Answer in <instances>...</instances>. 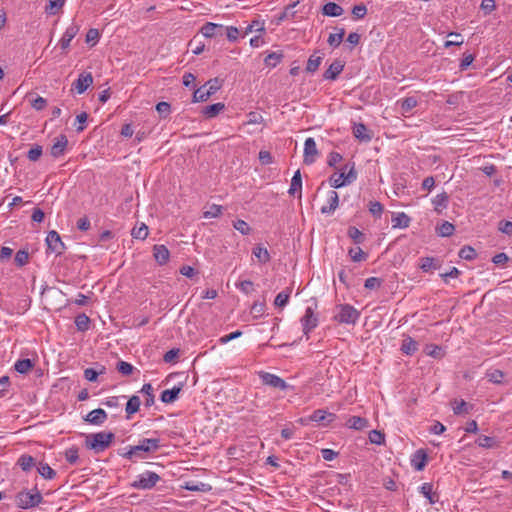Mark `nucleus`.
<instances>
[{"instance_id": "1", "label": "nucleus", "mask_w": 512, "mask_h": 512, "mask_svg": "<svg viewBox=\"0 0 512 512\" xmlns=\"http://www.w3.org/2000/svg\"><path fill=\"white\" fill-rule=\"evenodd\" d=\"M160 448V439L158 438H144L141 439L138 445L130 446L128 451L123 453L122 456L127 459L134 457L143 459L142 453L155 452Z\"/></svg>"}, {"instance_id": "2", "label": "nucleus", "mask_w": 512, "mask_h": 512, "mask_svg": "<svg viewBox=\"0 0 512 512\" xmlns=\"http://www.w3.org/2000/svg\"><path fill=\"white\" fill-rule=\"evenodd\" d=\"M114 438L115 434L112 432L92 433L86 436L85 446L96 453H100L110 447Z\"/></svg>"}, {"instance_id": "3", "label": "nucleus", "mask_w": 512, "mask_h": 512, "mask_svg": "<svg viewBox=\"0 0 512 512\" xmlns=\"http://www.w3.org/2000/svg\"><path fill=\"white\" fill-rule=\"evenodd\" d=\"M336 308L338 312L334 319L341 324L354 325L360 317V312L350 304H340Z\"/></svg>"}, {"instance_id": "4", "label": "nucleus", "mask_w": 512, "mask_h": 512, "mask_svg": "<svg viewBox=\"0 0 512 512\" xmlns=\"http://www.w3.org/2000/svg\"><path fill=\"white\" fill-rule=\"evenodd\" d=\"M41 501L42 495L36 488L30 491L23 490L16 495V504L22 509L35 507Z\"/></svg>"}, {"instance_id": "5", "label": "nucleus", "mask_w": 512, "mask_h": 512, "mask_svg": "<svg viewBox=\"0 0 512 512\" xmlns=\"http://www.w3.org/2000/svg\"><path fill=\"white\" fill-rule=\"evenodd\" d=\"M159 480L160 476L157 473L146 471L140 474L131 486L135 489L148 490L155 487Z\"/></svg>"}, {"instance_id": "6", "label": "nucleus", "mask_w": 512, "mask_h": 512, "mask_svg": "<svg viewBox=\"0 0 512 512\" xmlns=\"http://www.w3.org/2000/svg\"><path fill=\"white\" fill-rule=\"evenodd\" d=\"M258 375L264 385H267V386H270V387H273V388H276V389H279L282 391H285L291 387L289 384H287L285 382V380H283L282 378H280L279 376H277L275 374L265 372V371H260L258 373Z\"/></svg>"}, {"instance_id": "7", "label": "nucleus", "mask_w": 512, "mask_h": 512, "mask_svg": "<svg viewBox=\"0 0 512 512\" xmlns=\"http://www.w3.org/2000/svg\"><path fill=\"white\" fill-rule=\"evenodd\" d=\"M46 244L47 250L55 253L56 255H61L66 249L59 233L55 230L48 232L46 237Z\"/></svg>"}, {"instance_id": "8", "label": "nucleus", "mask_w": 512, "mask_h": 512, "mask_svg": "<svg viewBox=\"0 0 512 512\" xmlns=\"http://www.w3.org/2000/svg\"><path fill=\"white\" fill-rule=\"evenodd\" d=\"M301 324L303 327V333L309 338V333L317 327L318 318L314 313V309L312 307H307L305 310L304 316L301 318Z\"/></svg>"}, {"instance_id": "9", "label": "nucleus", "mask_w": 512, "mask_h": 512, "mask_svg": "<svg viewBox=\"0 0 512 512\" xmlns=\"http://www.w3.org/2000/svg\"><path fill=\"white\" fill-rule=\"evenodd\" d=\"M200 33L206 38L223 37L224 25L213 22H207L201 27Z\"/></svg>"}, {"instance_id": "10", "label": "nucleus", "mask_w": 512, "mask_h": 512, "mask_svg": "<svg viewBox=\"0 0 512 512\" xmlns=\"http://www.w3.org/2000/svg\"><path fill=\"white\" fill-rule=\"evenodd\" d=\"M317 155L318 149L315 140L312 137L307 138L304 143V163L307 165L313 164Z\"/></svg>"}, {"instance_id": "11", "label": "nucleus", "mask_w": 512, "mask_h": 512, "mask_svg": "<svg viewBox=\"0 0 512 512\" xmlns=\"http://www.w3.org/2000/svg\"><path fill=\"white\" fill-rule=\"evenodd\" d=\"M339 205V195L335 190H329L327 193L326 204L321 207V213L331 215Z\"/></svg>"}, {"instance_id": "12", "label": "nucleus", "mask_w": 512, "mask_h": 512, "mask_svg": "<svg viewBox=\"0 0 512 512\" xmlns=\"http://www.w3.org/2000/svg\"><path fill=\"white\" fill-rule=\"evenodd\" d=\"M93 83V76L90 72H83L79 75L78 79L73 83V87L78 94L84 93Z\"/></svg>"}, {"instance_id": "13", "label": "nucleus", "mask_w": 512, "mask_h": 512, "mask_svg": "<svg viewBox=\"0 0 512 512\" xmlns=\"http://www.w3.org/2000/svg\"><path fill=\"white\" fill-rule=\"evenodd\" d=\"M345 66V63L342 60L336 59L334 60L328 69L324 72L323 78L325 80H336L337 77L341 74Z\"/></svg>"}, {"instance_id": "14", "label": "nucleus", "mask_w": 512, "mask_h": 512, "mask_svg": "<svg viewBox=\"0 0 512 512\" xmlns=\"http://www.w3.org/2000/svg\"><path fill=\"white\" fill-rule=\"evenodd\" d=\"M309 419H311L312 422L321 423L324 426H327L336 419V415L322 409H317L309 416Z\"/></svg>"}, {"instance_id": "15", "label": "nucleus", "mask_w": 512, "mask_h": 512, "mask_svg": "<svg viewBox=\"0 0 512 512\" xmlns=\"http://www.w3.org/2000/svg\"><path fill=\"white\" fill-rule=\"evenodd\" d=\"M68 145V139L65 135L61 134L56 139L51 147L50 154L54 158L62 156Z\"/></svg>"}, {"instance_id": "16", "label": "nucleus", "mask_w": 512, "mask_h": 512, "mask_svg": "<svg viewBox=\"0 0 512 512\" xmlns=\"http://www.w3.org/2000/svg\"><path fill=\"white\" fill-rule=\"evenodd\" d=\"M107 419V413L105 410L98 408L90 411L84 418V420L92 425H102Z\"/></svg>"}, {"instance_id": "17", "label": "nucleus", "mask_w": 512, "mask_h": 512, "mask_svg": "<svg viewBox=\"0 0 512 512\" xmlns=\"http://www.w3.org/2000/svg\"><path fill=\"white\" fill-rule=\"evenodd\" d=\"M153 256L159 265H165L170 257V252L165 245L156 244L153 246Z\"/></svg>"}, {"instance_id": "18", "label": "nucleus", "mask_w": 512, "mask_h": 512, "mask_svg": "<svg viewBox=\"0 0 512 512\" xmlns=\"http://www.w3.org/2000/svg\"><path fill=\"white\" fill-rule=\"evenodd\" d=\"M79 27L77 25H70L66 28L62 38L59 41V45L63 50H66L70 46V42L77 35Z\"/></svg>"}, {"instance_id": "19", "label": "nucleus", "mask_w": 512, "mask_h": 512, "mask_svg": "<svg viewBox=\"0 0 512 512\" xmlns=\"http://www.w3.org/2000/svg\"><path fill=\"white\" fill-rule=\"evenodd\" d=\"M353 135L360 141L369 142L372 139V134L363 123L354 124L352 129Z\"/></svg>"}, {"instance_id": "20", "label": "nucleus", "mask_w": 512, "mask_h": 512, "mask_svg": "<svg viewBox=\"0 0 512 512\" xmlns=\"http://www.w3.org/2000/svg\"><path fill=\"white\" fill-rule=\"evenodd\" d=\"M426 462H427V454L425 453V451L423 449L417 450L414 453L413 458L411 460L412 466L417 471L423 470L426 465Z\"/></svg>"}, {"instance_id": "21", "label": "nucleus", "mask_w": 512, "mask_h": 512, "mask_svg": "<svg viewBox=\"0 0 512 512\" xmlns=\"http://www.w3.org/2000/svg\"><path fill=\"white\" fill-rule=\"evenodd\" d=\"M419 489L420 493L428 499L429 504H435L439 500V496L433 492V485L431 483H423Z\"/></svg>"}, {"instance_id": "22", "label": "nucleus", "mask_w": 512, "mask_h": 512, "mask_svg": "<svg viewBox=\"0 0 512 512\" xmlns=\"http://www.w3.org/2000/svg\"><path fill=\"white\" fill-rule=\"evenodd\" d=\"M225 109L224 103L218 102L212 105H208L202 109V114L207 119L216 117L220 112Z\"/></svg>"}, {"instance_id": "23", "label": "nucleus", "mask_w": 512, "mask_h": 512, "mask_svg": "<svg viewBox=\"0 0 512 512\" xmlns=\"http://www.w3.org/2000/svg\"><path fill=\"white\" fill-rule=\"evenodd\" d=\"M181 392L180 386H175L172 389L164 390L161 393L160 399L163 403L170 404L177 400Z\"/></svg>"}, {"instance_id": "24", "label": "nucleus", "mask_w": 512, "mask_h": 512, "mask_svg": "<svg viewBox=\"0 0 512 512\" xmlns=\"http://www.w3.org/2000/svg\"><path fill=\"white\" fill-rule=\"evenodd\" d=\"M347 427L354 430H363L369 426V421L360 416H351L346 423Z\"/></svg>"}, {"instance_id": "25", "label": "nucleus", "mask_w": 512, "mask_h": 512, "mask_svg": "<svg viewBox=\"0 0 512 512\" xmlns=\"http://www.w3.org/2000/svg\"><path fill=\"white\" fill-rule=\"evenodd\" d=\"M343 8L334 2H328L323 6L322 13L329 17H338L343 14Z\"/></svg>"}, {"instance_id": "26", "label": "nucleus", "mask_w": 512, "mask_h": 512, "mask_svg": "<svg viewBox=\"0 0 512 512\" xmlns=\"http://www.w3.org/2000/svg\"><path fill=\"white\" fill-rule=\"evenodd\" d=\"M400 350L406 355H413L418 350V343L410 336L403 339Z\"/></svg>"}, {"instance_id": "27", "label": "nucleus", "mask_w": 512, "mask_h": 512, "mask_svg": "<svg viewBox=\"0 0 512 512\" xmlns=\"http://www.w3.org/2000/svg\"><path fill=\"white\" fill-rule=\"evenodd\" d=\"M448 202H449V196L446 192H442V193L436 195L432 200L434 209L437 212H441L443 209L447 208Z\"/></svg>"}, {"instance_id": "28", "label": "nucleus", "mask_w": 512, "mask_h": 512, "mask_svg": "<svg viewBox=\"0 0 512 512\" xmlns=\"http://www.w3.org/2000/svg\"><path fill=\"white\" fill-rule=\"evenodd\" d=\"M335 30L336 33H331L327 39L328 44L331 47L337 48L343 41L344 35H345V29L336 27Z\"/></svg>"}, {"instance_id": "29", "label": "nucleus", "mask_w": 512, "mask_h": 512, "mask_svg": "<svg viewBox=\"0 0 512 512\" xmlns=\"http://www.w3.org/2000/svg\"><path fill=\"white\" fill-rule=\"evenodd\" d=\"M393 228H407L410 224V218L404 212L397 213L392 217Z\"/></svg>"}, {"instance_id": "30", "label": "nucleus", "mask_w": 512, "mask_h": 512, "mask_svg": "<svg viewBox=\"0 0 512 512\" xmlns=\"http://www.w3.org/2000/svg\"><path fill=\"white\" fill-rule=\"evenodd\" d=\"M420 268L423 272H429L433 269H439L440 263L433 257H423L420 259Z\"/></svg>"}, {"instance_id": "31", "label": "nucleus", "mask_w": 512, "mask_h": 512, "mask_svg": "<svg viewBox=\"0 0 512 512\" xmlns=\"http://www.w3.org/2000/svg\"><path fill=\"white\" fill-rule=\"evenodd\" d=\"M141 400L137 395H133L129 398L125 411L127 413V418L129 419L130 416L136 412H138L140 408Z\"/></svg>"}, {"instance_id": "32", "label": "nucleus", "mask_w": 512, "mask_h": 512, "mask_svg": "<svg viewBox=\"0 0 512 512\" xmlns=\"http://www.w3.org/2000/svg\"><path fill=\"white\" fill-rule=\"evenodd\" d=\"M252 254L258 259L260 263L265 264L270 261V254L268 250L261 245L255 246L252 250Z\"/></svg>"}, {"instance_id": "33", "label": "nucleus", "mask_w": 512, "mask_h": 512, "mask_svg": "<svg viewBox=\"0 0 512 512\" xmlns=\"http://www.w3.org/2000/svg\"><path fill=\"white\" fill-rule=\"evenodd\" d=\"M301 189H302L301 173H300V170H297L291 179V184H290L288 193L290 195H294L296 192L301 193Z\"/></svg>"}, {"instance_id": "34", "label": "nucleus", "mask_w": 512, "mask_h": 512, "mask_svg": "<svg viewBox=\"0 0 512 512\" xmlns=\"http://www.w3.org/2000/svg\"><path fill=\"white\" fill-rule=\"evenodd\" d=\"M34 366V363L30 359H20L17 360L14 364V369L20 374H26L29 372Z\"/></svg>"}, {"instance_id": "35", "label": "nucleus", "mask_w": 512, "mask_h": 512, "mask_svg": "<svg viewBox=\"0 0 512 512\" xmlns=\"http://www.w3.org/2000/svg\"><path fill=\"white\" fill-rule=\"evenodd\" d=\"M283 57L282 52H271L264 58V63L266 66L274 68L281 62Z\"/></svg>"}, {"instance_id": "36", "label": "nucleus", "mask_w": 512, "mask_h": 512, "mask_svg": "<svg viewBox=\"0 0 512 512\" xmlns=\"http://www.w3.org/2000/svg\"><path fill=\"white\" fill-rule=\"evenodd\" d=\"M75 325H76L78 331L85 332L90 327V319L84 313L79 314L75 318Z\"/></svg>"}, {"instance_id": "37", "label": "nucleus", "mask_w": 512, "mask_h": 512, "mask_svg": "<svg viewBox=\"0 0 512 512\" xmlns=\"http://www.w3.org/2000/svg\"><path fill=\"white\" fill-rule=\"evenodd\" d=\"M329 184L332 188L338 189L346 185L344 179V171L340 173H334L329 177Z\"/></svg>"}, {"instance_id": "38", "label": "nucleus", "mask_w": 512, "mask_h": 512, "mask_svg": "<svg viewBox=\"0 0 512 512\" xmlns=\"http://www.w3.org/2000/svg\"><path fill=\"white\" fill-rule=\"evenodd\" d=\"M141 392L146 395L145 406L151 407L155 403V396L153 393V387L150 383H146L142 386Z\"/></svg>"}, {"instance_id": "39", "label": "nucleus", "mask_w": 512, "mask_h": 512, "mask_svg": "<svg viewBox=\"0 0 512 512\" xmlns=\"http://www.w3.org/2000/svg\"><path fill=\"white\" fill-rule=\"evenodd\" d=\"M37 470L45 479L51 480L56 476V472L47 463H39Z\"/></svg>"}, {"instance_id": "40", "label": "nucleus", "mask_w": 512, "mask_h": 512, "mask_svg": "<svg viewBox=\"0 0 512 512\" xmlns=\"http://www.w3.org/2000/svg\"><path fill=\"white\" fill-rule=\"evenodd\" d=\"M211 96L209 90L203 85L196 89L193 94V102H204Z\"/></svg>"}, {"instance_id": "41", "label": "nucleus", "mask_w": 512, "mask_h": 512, "mask_svg": "<svg viewBox=\"0 0 512 512\" xmlns=\"http://www.w3.org/2000/svg\"><path fill=\"white\" fill-rule=\"evenodd\" d=\"M347 234L355 244H361L365 240L364 234L354 226L348 228Z\"/></svg>"}, {"instance_id": "42", "label": "nucleus", "mask_w": 512, "mask_h": 512, "mask_svg": "<svg viewBox=\"0 0 512 512\" xmlns=\"http://www.w3.org/2000/svg\"><path fill=\"white\" fill-rule=\"evenodd\" d=\"M348 254L351 260L354 262L365 261L368 257V255L360 247L350 248Z\"/></svg>"}, {"instance_id": "43", "label": "nucleus", "mask_w": 512, "mask_h": 512, "mask_svg": "<svg viewBox=\"0 0 512 512\" xmlns=\"http://www.w3.org/2000/svg\"><path fill=\"white\" fill-rule=\"evenodd\" d=\"M291 289H287L277 294L274 300V305L276 307H285L290 298Z\"/></svg>"}, {"instance_id": "44", "label": "nucleus", "mask_w": 512, "mask_h": 512, "mask_svg": "<svg viewBox=\"0 0 512 512\" xmlns=\"http://www.w3.org/2000/svg\"><path fill=\"white\" fill-rule=\"evenodd\" d=\"M17 464L23 471H28L35 465V459L30 455H22L18 459Z\"/></svg>"}, {"instance_id": "45", "label": "nucleus", "mask_w": 512, "mask_h": 512, "mask_svg": "<svg viewBox=\"0 0 512 512\" xmlns=\"http://www.w3.org/2000/svg\"><path fill=\"white\" fill-rule=\"evenodd\" d=\"M131 235L135 239L145 240L148 236V227L142 223L139 227H134L131 231Z\"/></svg>"}, {"instance_id": "46", "label": "nucleus", "mask_w": 512, "mask_h": 512, "mask_svg": "<svg viewBox=\"0 0 512 512\" xmlns=\"http://www.w3.org/2000/svg\"><path fill=\"white\" fill-rule=\"evenodd\" d=\"M459 257L464 260H473L476 258L477 253L475 249L471 246H464L459 250Z\"/></svg>"}, {"instance_id": "47", "label": "nucleus", "mask_w": 512, "mask_h": 512, "mask_svg": "<svg viewBox=\"0 0 512 512\" xmlns=\"http://www.w3.org/2000/svg\"><path fill=\"white\" fill-rule=\"evenodd\" d=\"M455 230V227L452 223L448 221H444L439 227H438V234L442 237H448L453 234Z\"/></svg>"}, {"instance_id": "48", "label": "nucleus", "mask_w": 512, "mask_h": 512, "mask_svg": "<svg viewBox=\"0 0 512 512\" xmlns=\"http://www.w3.org/2000/svg\"><path fill=\"white\" fill-rule=\"evenodd\" d=\"M476 444L479 446V447H483V448H492L495 446L496 444V440L495 438L493 437H489V436H485V435H480L477 440H476Z\"/></svg>"}, {"instance_id": "49", "label": "nucleus", "mask_w": 512, "mask_h": 512, "mask_svg": "<svg viewBox=\"0 0 512 512\" xmlns=\"http://www.w3.org/2000/svg\"><path fill=\"white\" fill-rule=\"evenodd\" d=\"M486 377L490 382L494 384H500L504 378V373L501 370L495 369L488 371L486 373Z\"/></svg>"}, {"instance_id": "50", "label": "nucleus", "mask_w": 512, "mask_h": 512, "mask_svg": "<svg viewBox=\"0 0 512 512\" xmlns=\"http://www.w3.org/2000/svg\"><path fill=\"white\" fill-rule=\"evenodd\" d=\"M322 58L320 56L311 55L307 61L306 70L308 72H315L320 64H321Z\"/></svg>"}, {"instance_id": "51", "label": "nucleus", "mask_w": 512, "mask_h": 512, "mask_svg": "<svg viewBox=\"0 0 512 512\" xmlns=\"http://www.w3.org/2000/svg\"><path fill=\"white\" fill-rule=\"evenodd\" d=\"M417 99L415 97H406L401 101V109L403 113L410 112L413 108L417 106Z\"/></svg>"}, {"instance_id": "52", "label": "nucleus", "mask_w": 512, "mask_h": 512, "mask_svg": "<svg viewBox=\"0 0 512 512\" xmlns=\"http://www.w3.org/2000/svg\"><path fill=\"white\" fill-rule=\"evenodd\" d=\"M369 441L372 444L382 445L385 442V435L379 430H372L369 432Z\"/></svg>"}, {"instance_id": "53", "label": "nucleus", "mask_w": 512, "mask_h": 512, "mask_svg": "<svg viewBox=\"0 0 512 512\" xmlns=\"http://www.w3.org/2000/svg\"><path fill=\"white\" fill-rule=\"evenodd\" d=\"M448 37H452V40H447L444 44L446 48L450 46H460L463 44L464 40L461 34L456 32H451L448 34Z\"/></svg>"}, {"instance_id": "54", "label": "nucleus", "mask_w": 512, "mask_h": 512, "mask_svg": "<svg viewBox=\"0 0 512 512\" xmlns=\"http://www.w3.org/2000/svg\"><path fill=\"white\" fill-rule=\"evenodd\" d=\"M204 86L209 90L210 94H215L222 86V80L219 78H213L208 80Z\"/></svg>"}, {"instance_id": "55", "label": "nucleus", "mask_w": 512, "mask_h": 512, "mask_svg": "<svg viewBox=\"0 0 512 512\" xmlns=\"http://www.w3.org/2000/svg\"><path fill=\"white\" fill-rule=\"evenodd\" d=\"M425 353L433 358H441L443 356L442 348L433 344L426 346Z\"/></svg>"}, {"instance_id": "56", "label": "nucleus", "mask_w": 512, "mask_h": 512, "mask_svg": "<svg viewBox=\"0 0 512 512\" xmlns=\"http://www.w3.org/2000/svg\"><path fill=\"white\" fill-rule=\"evenodd\" d=\"M233 227L237 231H239L242 235H248L251 232V228L248 225V223L241 219H238L237 221H235L233 223Z\"/></svg>"}, {"instance_id": "57", "label": "nucleus", "mask_w": 512, "mask_h": 512, "mask_svg": "<svg viewBox=\"0 0 512 512\" xmlns=\"http://www.w3.org/2000/svg\"><path fill=\"white\" fill-rule=\"evenodd\" d=\"M265 302L264 301H255L251 307V313L254 317H261L265 312Z\"/></svg>"}, {"instance_id": "58", "label": "nucleus", "mask_w": 512, "mask_h": 512, "mask_svg": "<svg viewBox=\"0 0 512 512\" xmlns=\"http://www.w3.org/2000/svg\"><path fill=\"white\" fill-rule=\"evenodd\" d=\"M29 253L25 250H19L15 254L14 261L18 266H24L28 263Z\"/></svg>"}, {"instance_id": "59", "label": "nucleus", "mask_w": 512, "mask_h": 512, "mask_svg": "<svg viewBox=\"0 0 512 512\" xmlns=\"http://www.w3.org/2000/svg\"><path fill=\"white\" fill-rule=\"evenodd\" d=\"M383 280L378 277H369L365 280L364 287L366 289H378L381 287Z\"/></svg>"}, {"instance_id": "60", "label": "nucleus", "mask_w": 512, "mask_h": 512, "mask_svg": "<svg viewBox=\"0 0 512 512\" xmlns=\"http://www.w3.org/2000/svg\"><path fill=\"white\" fill-rule=\"evenodd\" d=\"M65 4V0H49L46 10L49 14H56Z\"/></svg>"}, {"instance_id": "61", "label": "nucleus", "mask_w": 512, "mask_h": 512, "mask_svg": "<svg viewBox=\"0 0 512 512\" xmlns=\"http://www.w3.org/2000/svg\"><path fill=\"white\" fill-rule=\"evenodd\" d=\"M366 14L367 8L364 4H358L352 8V15L356 20L363 19Z\"/></svg>"}, {"instance_id": "62", "label": "nucleus", "mask_w": 512, "mask_h": 512, "mask_svg": "<svg viewBox=\"0 0 512 512\" xmlns=\"http://www.w3.org/2000/svg\"><path fill=\"white\" fill-rule=\"evenodd\" d=\"M116 368H117L119 373H121L122 375H125V376L130 375L133 372V369H134V367L130 363L126 362V361H119L117 363V367Z\"/></svg>"}, {"instance_id": "63", "label": "nucleus", "mask_w": 512, "mask_h": 512, "mask_svg": "<svg viewBox=\"0 0 512 512\" xmlns=\"http://www.w3.org/2000/svg\"><path fill=\"white\" fill-rule=\"evenodd\" d=\"M42 152H43V150H42V146H40V145H35L34 147H32V148L28 151V153H27V157H28V159H29L30 161L35 162V161L39 160V158H40V157H41V155H42Z\"/></svg>"}, {"instance_id": "64", "label": "nucleus", "mask_w": 512, "mask_h": 512, "mask_svg": "<svg viewBox=\"0 0 512 512\" xmlns=\"http://www.w3.org/2000/svg\"><path fill=\"white\" fill-rule=\"evenodd\" d=\"M383 209H384L383 205L378 201L369 203V211L374 217L380 218L382 215Z\"/></svg>"}]
</instances>
